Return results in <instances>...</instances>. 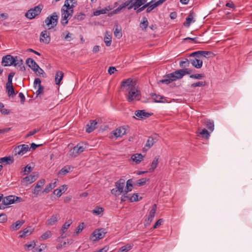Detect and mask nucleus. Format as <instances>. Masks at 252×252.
<instances>
[{"mask_svg":"<svg viewBox=\"0 0 252 252\" xmlns=\"http://www.w3.org/2000/svg\"><path fill=\"white\" fill-rule=\"evenodd\" d=\"M125 180L124 179H119L115 182L116 188L111 190V193L115 196L120 195L122 192H125Z\"/></svg>","mask_w":252,"mask_h":252,"instance_id":"obj_1","label":"nucleus"},{"mask_svg":"<svg viewBox=\"0 0 252 252\" xmlns=\"http://www.w3.org/2000/svg\"><path fill=\"white\" fill-rule=\"evenodd\" d=\"M58 22V16L56 12L53 13L51 15L48 16L45 20V23L48 29L50 30L55 27Z\"/></svg>","mask_w":252,"mask_h":252,"instance_id":"obj_2","label":"nucleus"},{"mask_svg":"<svg viewBox=\"0 0 252 252\" xmlns=\"http://www.w3.org/2000/svg\"><path fill=\"white\" fill-rule=\"evenodd\" d=\"M141 98V93L135 87L128 91V94L126 95V99L128 102H132L134 100H139Z\"/></svg>","mask_w":252,"mask_h":252,"instance_id":"obj_3","label":"nucleus"},{"mask_svg":"<svg viewBox=\"0 0 252 252\" xmlns=\"http://www.w3.org/2000/svg\"><path fill=\"white\" fill-rule=\"evenodd\" d=\"M42 8V5L36 6L33 8L29 9L26 13L25 16L29 19H32L41 13Z\"/></svg>","mask_w":252,"mask_h":252,"instance_id":"obj_4","label":"nucleus"},{"mask_svg":"<svg viewBox=\"0 0 252 252\" xmlns=\"http://www.w3.org/2000/svg\"><path fill=\"white\" fill-rule=\"evenodd\" d=\"M106 233L104 228L95 229L90 236V239L94 241H98L104 237Z\"/></svg>","mask_w":252,"mask_h":252,"instance_id":"obj_5","label":"nucleus"},{"mask_svg":"<svg viewBox=\"0 0 252 252\" xmlns=\"http://www.w3.org/2000/svg\"><path fill=\"white\" fill-rule=\"evenodd\" d=\"M30 150V148L28 145L22 144L16 146L14 149L13 153L15 156L17 155L22 156Z\"/></svg>","mask_w":252,"mask_h":252,"instance_id":"obj_6","label":"nucleus"},{"mask_svg":"<svg viewBox=\"0 0 252 252\" xmlns=\"http://www.w3.org/2000/svg\"><path fill=\"white\" fill-rule=\"evenodd\" d=\"M135 85V83L132 82V79L130 78H128L127 79L123 80L121 85V88L123 91L125 89L126 91H128L134 88Z\"/></svg>","mask_w":252,"mask_h":252,"instance_id":"obj_7","label":"nucleus"},{"mask_svg":"<svg viewBox=\"0 0 252 252\" xmlns=\"http://www.w3.org/2000/svg\"><path fill=\"white\" fill-rule=\"evenodd\" d=\"M155 137L150 136L147 141L145 147L143 149V151H147L158 141V135L155 134Z\"/></svg>","mask_w":252,"mask_h":252,"instance_id":"obj_8","label":"nucleus"},{"mask_svg":"<svg viewBox=\"0 0 252 252\" xmlns=\"http://www.w3.org/2000/svg\"><path fill=\"white\" fill-rule=\"evenodd\" d=\"M50 33L47 30L42 31L40 35V41L45 44H48L50 43Z\"/></svg>","mask_w":252,"mask_h":252,"instance_id":"obj_9","label":"nucleus"},{"mask_svg":"<svg viewBox=\"0 0 252 252\" xmlns=\"http://www.w3.org/2000/svg\"><path fill=\"white\" fill-rule=\"evenodd\" d=\"M14 59L15 57H13L12 56L10 55H7L2 57V63H4L3 66H10L13 65V63H14Z\"/></svg>","mask_w":252,"mask_h":252,"instance_id":"obj_10","label":"nucleus"},{"mask_svg":"<svg viewBox=\"0 0 252 252\" xmlns=\"http://www.w3.org/2000/svg\"><path fill=\"white\" fill-rule=\"evenodd\" d=\"M168 75L173 79V81L181 79L184 76L182 69L177 70L172 73H169Z\"/></svg>","mask_w":252,"mask_h":252,"instance_id":"obj_11","label":"nucleus"},{"mask_svg":"<svg viewBox=\"0 0 252 252\" xmlns=\"http://www.w3.org/2000/svg\"><path fill=\"white\" fill-rule=\"evenodd\" d=\"M26 64L35 73H37L39 65L36 63L32 58H28L26 61Z\"/></svg>","mask_w":252,"mask_h":252,"instance_id":"obj_12","label":"nucleus"},{"mask_svg":"<svg viewBox=\"0 0 252 252\" xmlns=\"http://www.w3.org/2000/svg\"><path fill=\"white\" fill-rule=\"evenodd\" d=\"M85 148L83 146H80L79 144L75 146L71 151L70 155L76 157L81 153L83 152Z\"/></svg>","mask_w":252,"mask_h":252,"instance_id":"obj_13","label":"nucleus"},{"mask_svg":"<svg viewBox=\"0 0 252 252\" xmlns=\"http://www.w3.org/2000/svg\"><path fill=\"white\" fill-rule=\"evenodd\" d=\"M45 183V180L44 179L40 180L37 182L36 185L34 188V189L32 191L33 194L35 195L34 196H37L39 192L41 190Z\"/></svg>","mask_w":252,"mask_h":252,"instance_id":"obj_14","label":"nucleus"},{"mask_svg":"<svg viewBox=\"0 0 252 252\" xmlns=\"http://www.w3.org/2000/svg\"><path fill=\"white\" fill-rule=\"evenodd\" d=\"M134 114L140 119L149 118L152 115V114L145 112L144 110H137L135 112Z\"/></svg>","mask_w":252,"mask_h":252,"instance_id":"obj_15","label":"nucleus"},{"mask_svg":"<svg viewBox=\"0 0 252 252\" xmlns=\"http://www.w3.org/2000/svg\"><path fill=\"white\" fill-rule=\"evenodd\" d=\"M211 53L210 51H198L191 53L189 56L196 57L198 58H199L201 56L206 58L207 56L210 55Z\"/></svg>","mask_w":252,"mask_h":252,"instance_id":"obj_16","label":"nucleus"},{"mask_svg":"<svg viewBox=\"0 0 252 252\" xmlns=\"http://www.w3.org/2000/svg\"><path fill=\"white\" fill-rule=\"evenodd\" d=\"M97 122L95 120H91L86 126V131L88 133H91L96 128Z\"/></svg>","mask_w":252,"mask_h":252,"instance_id":"obj_17","label":"nucleus"},{"mask_svg":"<svg viewBox=\"0 0 252 252\" xmlns=\"http://www.w3.org/2000/svg\"><path fill=\"white\" fill-rule=\"evenodd\" d=\"M35 173H32L30 176H28L25 177L23 179V181L24 182H27L26 185H28V184H31L34 182L38 178L37 175L35 174Z\"/></svg>","mask_w":252,"mask_h":252,"instance_id":"obj_18","label":"nucleus"},{"mask_svg":"<svg viewBox=\"0 0 252 252\" xmlns=\"http://www.w3.org/2000/svg\"><path fill=\"white\" fill-rule=\"evenodd\" d=\"M14 195H9L5 197L3 196L1 204L4 206H7L14 203Z\"/></svg>","mask_w":252,"mask_h":252,"instance_id":"obj_19","label":"nucleus"},{"mask_svg":"<svg viewBox=\"0 0 252 252\" xmlns=\"http://www.w3.org/2000/svg\"><path fill=\"white\" fill-rule=\"evenodd\" d=\"M60 218V215L58 213L54 214L52 216L50 219H48L46 222V225H53L56 222L58 221V220Z\"/></svg>","mask_w":252,"mask_h":252,"instance_id":"obj_20","label":"nucleus"},{"mask_svg":"<svg viewBox=\"0 0 252 252\" xmlns=\"http://www.w3.org/2000/svg\"><path fill=\"white\" fill-rule=\"evenodd\" d=\"M195 14L193 11H190L188 16L186 19V22L183 23V25L186 27H189L190 23L194 22L195 20H193V17Z\"/></svg>","mask_w":252,"mask_h":252,"instance_id":"obj_21","label":"nucleus"},{"mask_svg":"<svg viewBox=\"0 0 252 252\" xmlns=\"http://www.w3.org/2000/svg\"><path fill=\"white\" fill-rule=\"evenodd\" d=\"M76 5H77L76 0H65V3L62 8L65 7L66 9L70 10L72 9Z\"/></svg>","mask_w":252,"mask_h":252,"instance_id":"obj_22","label":"nucleus"},{"mask_svg":"<svg viewBox=\"0 0 252 252\" xmlns=\"http://www.w3.org/2000/svg\"><path fill=\"white\" fill-rule=\"evenodd\" d=\"M157 210V205L156 204H154L152 206V208L151 210L148 218L147 220V223L150 224L153 220Z\"/></svg>","mask_w":252,"mask_h":252,"instance_id":"obj_23","label":"nucleus"},{"mask_svg":"<svg viewBox=\"0 0 252 252\" xmlns=\"http://www.w3.org/2000/svg\"><path fill=\"white\" fill-rule=\"evenodd\" d=\"M147 1V0H136V1L133 2V3L130 6H128V9H130L133 7L134 9L135 10L145 4Z\"/></svg>","mask_w":252,"mask_h":252,"instance_id":"obj_24","label":"nucleus"},{"mask_svg":"<svg viewBox=\"0 0 252 252\" xmlns=\"http://www.w3.org/2000/svg\"><path fill=\"white\" fill-rule=\"evenodd\" d=\"M155 0H152L149 2L145 3L146 4H148V6L146 7L147 13H150L154 8L159 6L158 4L157 3V1L154 3L153 4H152L153 2L155 1Z\"/></svg>","mask_w":252,"mask_h":252,"instance_id":"obj_25","label":"nucleus"},{"mask_svg":"<svg viewBox=\"0 0 252 252\" xmlns=\"http://www.w3.org/2000/svg\"><path fill=\"white\" fill-rule=\"evenodd\" d=\"M13 65L15 66H18L20 67V69L21 70H25V67L23 65V61L22 59L18 60V57L16 56L14 59V63Z\"/></svg>","mask_w":252,"mask_h":252,"instance_id":"obj_26","label":"nucleus"},{"mask_svg":"<svg viewBox=\"0 0 252 252\" xmlns=\"http://www.w3.org/2000/svg\"><path fill=\"white\" fill-rule=\"evenodd\" d=\"M73 167L70 165H66L62 168L58 172V176L60 175L64 176L68 173L72 171Z\"/></svg>","mask_w":252,"mask_h":252,"instance_id":"obj_27","label":"nucleus"},{"mask_svg":"<svg viewBox=\"0 0 252 252\" xmlns=\"http://www.w3.org/2000/svg\"><path fill=\"white\" fill-rule=\"evenodd\" d=\"M190 63L196 68H200L202 66V61L197 57L193 59H191Z\"/></svg>","mask_w":252,"mask_h":252,"instance_id":"obj_28","label":"nucleus"},{"mask_svg":"<svg viewBox=\"0 0 252 252\" xmlns=\"http://www.w3.org/2000/svg\"><path fill=\"white\" fill-rule=\"evenodd\" d=\"M144 156L141 154H135L131 157V160L136 164H139L143 159Z\"/></svg>","mask_w":252,"mask_h":252,"instance_id":"obj_29","label":"nucleus"},{"mask_svg":"<svg viewBox=\"0 0 252 252\" xmlns=\"http://www.w3.org/2000/svg\"><path fill=\"white\" fill-rule=\"evenodd\" d=\"M173 81H174L173 79L170 77L169 75H168V74H167L163 76V79L159 80L158 83H164L165 84H169Z\"/></svg>","mask_w":252,"mask_h":252,"instance_id":"obj_30","label":"nucleus"},{"mask_svg":"<svg viewBox=\"0 0 252 252\" xmlns=\"http://www.w3.org/2000/svg\"><path fill=\"white\" fill-rule=\"evenodd\" d=\"M204 124L206 127V128L209 130L210 132H212L214 129V124L213 121H211L210 120H206L204 121Z\"/></svg>","mask_w":252,"mask_h":252,"instance_id":"obj_31","label":"nucleus"},{"mask_svg":"<svg viewBox=\"0 0 252 252\" xmlns=\"http://www.w3.org/2000/svg\"><path fill=\"white\" fill-rule=\"evenodd\" d=\"M63 73L61 71H58L56 72L55 75V83L56 85H59L61 81L63 79Z\"/></svg>","mask_w":252,"mask_h":252,"instance_id":"obj_32","label":"nucleus"},{"mask_svg":"<svg viewBox=\"0 0 252 252\" xmlns=\"http://www.w3.org/2000/svg\"><path fill=\"white\" fill-rule=\"evenodd\" d=\"M24 223H25V220H18L15 223H13L11 225V228L13 230H17L19 229L21 227L22 225L23 224H24Z\"/></svg>","mask_w":252,"mask_h":252,"instance_id":"obj_33","label":"nucleus"},{"mask_svg":"<svg viewBox=\"0 0 252 252\" xmlns=\"http://www.w3.org/2000/svg\"><path fill=\"white\" fill-rule=\"evenodd\" d=\"M132 183L133 181L132 179H128L127 181L126 186L124 191L125 193H127L128 192L131 191L132 190L133 187Z\"/></svg>","mask_w":252,"mask_h":252,"instance_id":"obj_34","label":"nucleus"},{"mask_svg":"<svg viewBox=\"0 0 252 252\" xmlns=\"http://www.w3.org/2000/svg\"><path fill=\"white\" fill-rule=\"evenodd\" d=\"M125 128L122 127H120L116 129L115 132L114 133V134L116 137H119L122 136L123 135L125 134Z\"/></svg>","mask_w":252,"mask_h":252,"instance_id":"obj_35","label":"nucleus"},{"mask_svg":"<svg viewBox=\"0 0 252 252\" xmlns=\"http://www.w3.org/2000/svg\"><path fill=\"white\" fill-rule=\"evenodd\" d=\"M73 240L72 239H68L66 240V242H64L63 244L60 243L59 244L57 247L56 248L57 249H61L62 248H64L66 247L67 245H71L73 242Z\"/></svg>","mask_w":252,"mask_h":252,"instance_id":"obj_36","label":"nucleus"},{"mask_svg":"<svg viewBox=\"0 0 252 252\" xmlns=\"http://www.w3.org/2000/svg\"><path fill=\"white\" fill-rule=\"evenodd\" d=\"M13 159L10 157H5L0 158V163L10 164L13 162Z\"/></svg>","mask_w":252,"mask_h":252,"instance_id":"obj_37","label":"nucleus"},{"mask_svg":"<svg viewBox=\"0 0 252 252\" xmlns=\"http://www.w3.org/2000/svg\"><path fill=\"white\" fill-rule=\"evenodd\" d=\"M158 159L159 156H157L154 158L153 161L151 163V168L149 169L150 172H153L156 169L158 163Z\"/></svg>","mask_w":252,"mask_h":252,"instance_id":"obj_38","label":"nucleus"},{"mask_svg":"<svg viewBox=\"0 0 252 252\" xmlns=\"http://www.w3.org/2000/svg\"><path fill=\"white\" fill-rule=\"evenodd\" d=\"M115 29L114 32V35L118 38H121L122 36L121 28L119 27V25L117 24L115 25Z\"/></svg>","mask_w":252,"mask_h":252,"instance_id":"obj_39","label":"nucleus"},{"mask_svg":"<svg viewBox=\"0 0 252 252\" xmlns=\"http://www.w3.org/2000/svg\"><path fill=\"white\" fill-rule=\"evenodd\" d=\"M152 97L154 100L156 102H163L164 101L162 100L164 98L163 96H161L159 94H157L155 93H152L151 94Z\"/></svg>","mask_w":252,"mask_h":252,"instance_id":"obj_40","label":"nucleus"},{"mask_svg":"<svg viewBox=\"0 0 252 252\" xmlns=\"http://www.w3.org/2000/svg\"><path fill=\"white\" fill-rule=\"evenodd\" d=\"M32 229L31 226H29L24 229L22 231H20V233H22L21 235L19 236L20 238L25 237L26 236L30 235L32 232Z\"/></svg>","mask_w":252,"mask_h":252,"instance_id":"obj_41","label":"nucleus"},{"mask_svg":"<svg viewBox=\"0 0 252 252\" xmlns=\"http://www.w3.org/2000/svg\"><path fill=\"white\" fill-rule=\"evenodd\" d=\"M133 244H126L119 249L118 252H127L133 247Z\"/></svg>","mask_w":252,"mask_h":252,"instance_id":"obj_42","label":"nucleus"},{"mask_svg":"<svg viewBox=\"0 0 252 252\" xmlns=\"http://www.w3.org/2000/svg\"><path fill=\"white\" fill-rule=\"evenodd\" d=\"M143 21L140 23V27L142 30H146L148 26V21L146 17H143L142 18Z\"/></svg>","mask_w":252,"mask_h":252,"instance_id":"obj_43","label":"nucleus"},{"mask_svg":"<svg viewBox=\"0 0 252 252\" xmlns=\"http://www.w3.org/2000/svg\"><path fill=\"white\" fill-rule=\"evenodd\" d=\"M190 62L188 59H185L184 61H181L180 62L179 65L183 69H185L186 67H188L189 66L190 64Z\"/></svg>","mask_w":252,"mask_h":252,"instance_id":"obj_44","label":"nucleus"},{"mask_svg":"<svg viewBox=\"0 0 252 252\" xmlns=\"http://www.w3.org/2000/svg\"><path fill=\"white\" fill-rule=\"evenodd\" d=\"M72 223V221L71 219L68 220L67 221H66L62 226V228L61 229V231H63V233H64L65 230H67L71 224Z\"/></svg>","mask_w":252,"mask_h":252,"instance_id":"obj_45","label":"nucleus"},{"mask_svg":"<svg viewBox=\"0 0 252 252\" xmlns=\"http://www.w3.org/2000/svg\"><path fill=\"white\" fill-rule=\"evenodd\" d=\"M6 92L7 94L9 97H13L16 94L14 88L13 87L6 88Z\"/></svg>","mask_w":252,"mask_h":252,"instance_id":"obj_46","label":"nucleus"},{"mask_svg":"<svg viewBox=\"0 0 252 252\" xmlns=\"http://www.w3.org/2000/svg\"><path fill=\"white\" fill-rule=\"evenodd\" d=\"M56 182H55L54 184L50 183L48 184L45 188L44 189V190L42 191V193H48L49 192L51 189L53 188H54L56 187Z\"/></svg>","mask_w":252,"mask_h":252,"instance_id":"obj_47","label":"nucleus"},{"mask_svg":"<svg viewBox=\"0 0 252 252\" xmlns=\"http://www.w3.org/2000/svg\"><path fill=\"white\" fill-rule=\"evenodd\" d=\"M149 181V179L147 178H142L139 180H138L136 181L135 185H137L139 187L144 186L146 184L147 181Z\"/></svg>","mask_w":252,"mask_h":252,"instance_id":"obj_48","label":"nucleus"},{"mask_svg":"<svg viewBox=\"0 0 252 252\" xmlns=\"http://www.w3.org/2000/svg\"><path fill=\"white\" fill-rule=\"evenodd\" d=\"M108 10L106 8H103L100 10H94L93 12L94 16H98L100 14H103L107 13Z\"/></svg>","mask_w":252,"mask_h":252,"instance_id":"obj_49","label":"nucleus"},{"mask_svg":"<svg viewBox=\"0 0 252 252\" xmlns=\"http://www.w3.org/2000/svg\"><path fill=\"white\" fill-rule=\"evenodd\" d=\"M200 134L205 139H209L210 136V132L206 128H203L202 131L200 132Z\"/></svg>","mask_w":252,"mask_h":252,"instance_id":"obj_50","label":"nucleus"},{"mask_svg":"<svg viewBox=\"0 0 252 252\" xmlns=\"http://www.w3.org/2000/svg\"><path fill=\"white\" fill-rule=\"evenodd\" d=\"M52 235V233L50 231H47L44 233L40 237L41 239L43 240L50 238Z\"/></svg>","mask_w":252,"mask_h":252,"instance_id":"obj_51","label":"nucleus"},{"mask_svg":"<svg viewBox=\"0 0 252 252\" xmlns=\"http://www.w3.org/2000/svg\"><path fill=\"white\" fill-rule=\"evenodd\" d=\"M190 78L196 79H201L202 78L204 77V74H191L189 76Z\"/></svg>","mask_w":252,"mask_h":252,"instance_id":"obj_52","label":"nucleus"},{"mask_svg":"<svg viewBox=\"0 0 252 252\" xmlns=\"http://www.w3.org/2000/svg\"><path fill=\"white\" fill-rule=\"evenodd\" d=\"M104 209L103 208L96 207L94 210H93V213L95 215H98L102 213Z\"/></svg>","mask_w":252,"mask_h":252,"instance_id":"obj_53","label":"nucleus"},{"mask_svg":"<svg viewBox=\"0 0 252 252\" xmlns=\"http://www.w3.org/2000/svg\"><path fill=\"white\" fill-rule=\"evenodd\" d=\"M206 85V83L205 81L204 82H198L196 83H194L191 85V87H201L204 86Z\"/></svg>","mask_w":252,"mask_h":252,"instance_id":"obj_54","label":"nucleus"},{"mask_svg":"<svg viewBox=\"0 0 252 252\" xmlns=\"http://www.w3.org/2000/svg\"><path fill=\"white\" fill-rule=\"evenodd\" d=\"M122 193H123V195L121 198V201L125 202V201H126L127 200H128L129 201L130 194L126 195L127 193H125V192H122Z\"/></svg>","mask_w":252,"mask_h":252,"instance_id":"obj_55","label":"nucleus"},{"mask_svg":"<svg viewBox=\"0 0 252 252\" xmlns=\"http://www.w3.org/2000/svg\"><path fill=\"white\" fill-rule=\"evenodd\" d=\"M86 15L82 13H79V14L74 16V18L78 21H81L84 19Z\"/></svg>","mask_w":252,"mask_h":252,"instance_id":"obj_56","label":"nucleus"},{"mask_svg":"<svg viewBox=\"0 0 252 252\" xmlns=\"http://www.w3.org/2000/svg\"><path fill=\"white\" fill-rule=\"evenodd\" d=\"M32 169H33V167H31V166H30L28 164V165H26V166L24 168V169H23V170H22V172H24L23 175H26V172L30 173L31 172H32Z\"/></svg>","mask_w":252,"mask_h":252,"instance_id":"obj_57","label":"nucleus"},{"mask_svg":"<svg viewBox=\"0 0 252 252\" xmlns=\"http://www.w3.org/2000/svg\"><path fill=\"white\" fill-rule=\"evenodd\" d=\"M138 194L137 193H133L132 195L130 196L129 198V202H132L134 201H137L138 200Z\"/></svg>","mask_w":252,"mask_h":252,"instance_id":"obj_58","label":"nucleus"},{"mask_svg":"<svg viewBox=\"0 0 252 252\" xmlns=\"http://www.w3.org/2000/svg\"><path fill=\"white\" fill-rule=\"evenodd\" d=\"M84 222H82L80 223L79 225L77 227L75 232L77 234H79L81 231H82V230L84 228Z\"/></svg>","mask_w":252,"mask_h":252,"instance_id":"obj_59","label":"nucleus"},{"mask_svg":"<svg viewBox=\"0 0 252 252\" xmlns=\"http://www.w3.org/2000/svg\"><path fill=\"white\" fill-rule=\"evenodd\" d=\"M7 220V218L5 214L2 213L0 214V223L5 222Z\"/></svg>","mask_w":252,"mask_h":252,"instance_id":"obj_60","label":"nucleus"},{"mask_svg":"<svg viewBox=\"0 0 252 252\" xmlns=\"http://www.w3.org/2000/svg\"><path fill=\"white\" fill-rule=\"evenodd\" d=\"M143 5L142 7H139L137 9H136V13L137 14L139 13L142 11L144 10L146 7L148 6V4H146L145 3L143 4Z\"/></svg>","mask_w":252,"mask_h":252,"instance_id":"obj_61","label":"nucleus"},{"mask_svg":"<svg viewBox=\"0 0 252 252\" xmlns=\"http://www.w3.org/2000/svg\"><path fill=\"white\" fill-rule=\"evenodd\" d=\"M44 87L42 85L38 86V89L36 92V96L40 95L43 93Z\"/></svg>","mask_w":252,"mask_h":252,"instance_id":"obj_62","label":"nucleus"},{"mask_svg":"<svg viewBox=\"0 0 252 252\" xmlns=\"http://www.w3.org/2000/svg\"><path fill=\"white\" fill-rule=\"evenodd\" d=\"M62 15L65 14L66 16H71V14L70 13V11H69V10L66 9H65L64 8H62Z\"/></svg>","mask_w":252,"mask_h":252,"instance_id":"obj_63","label":"nucleus"},{"mask_svg":"<svg viewBox=\"0 0 252 252\" xmlns=\"http://www.w3.org/2000/svg\"><path fill=\"white\" fill-rule=\"evenodd\" d=\"M0 111L3 115H8L10 113V110L3 108V107H0Z\"/></svg>","mask_w":252,"mask_h":252,"instance_id":"obj_64","label":"nucleus"}]
</instances>
